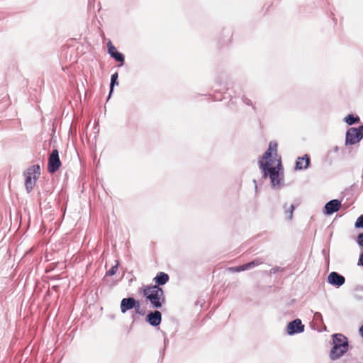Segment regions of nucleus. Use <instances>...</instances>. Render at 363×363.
Wrapping results in <instances>:
<instances>
[{"label": "nucleus", "instance_id": "obj_1", "mask_svg": "<svg viewBox=\"0 0 363 363\" xmlns=\"http://www.w3.org/2000/svg\"><path fill=\"white\" fill-rule=\"evenodd\" d=\"M277 143L271 141L267 150L259 160V166L263 177H269L274 186H279L284 179V168L281 157L277 153Z\"/></svg>", "mask_w": 363, "mask_h": 363}, {"label": "nucleus", "instance_id": "obj_2", "mask_svg": "<svg viewBox=\"0 0 363 363\" xmlns=\"http://www.w3.org/2000/svg\"><path fill=\"white\" fill-rule=\"evenodd\" d=\"M143 296L156 308H161L165 303L163 289L157 285H145L141 288Z\"/></svg>", "mask_w": 363, "mask_h": 363}, {"label": "nucleus", "instance_id": "obj_3", "mask_svg": "<svg viewBox=\"0 0 363 363\" xmlns=\"http://www.w3.org/2000/svg\"><path fill=\"white\" fill-rule=\"evenodd\" d=\"M333 347L330 351V358L337 359L342 356L348 350L347 337L342 334H335L333 338Z\"/></svg>", "mask_w": 363, "mask_h": 363}, {"label": "nucleus", "instance_id": "obj_4", "mask_svg": "<svg viewBox=\"0 0 363 363\" xmlns=\"http://www.w3.org/2000/svg\"><path fill=\"white\" fill-rule=\"evenodd\" d=\"M40 175V168L39 165H33L27 169L25 173V186L28 191H30L34 188Z\"/></svg>", "mask_w": 363, "mask_h": 363}, {"label": "nucleus", "instance_id": "obj_5", "mask_svg": "<svg viewBox=\"0 0 363 363\" xmlns=\"http://www.w3.org/2000/svg\"><path fill=\"white\" fill-rule=\"evenodd\" d=\"M363 138V125L358 128H350L346 133V144L354 145Z\"/></svg>", "mask_w": 363, "mask_h": 363}, {"label": "nucleus", "instance_id": "obj_6", "mask_svg": "<svg viewBox=\"0 0 363 363\" xmlns=\"http://www.w3.org/2000/svg\"><path fill=\"white\" fill-rule=\"evenodd\" d=\"M61 165L57 150H53L48 158V171L50 173H55Z\"/></svg>", "mask_w": 363, "mask_h": 363}, {"label": "nucleus", "instance_id": "obj_7", "mask_svg": "<svg viewBox=\"0 0 363 363\" xmlns=\"http://www.w3.org/2000/svg\"><path fill=\"white\" fill-rule=\"evenodd\" d=\"M140 308V303L131 297L125 298L122 299L121 302V311L123 313H125L127 311L132 308H135L136 311L138 312Z\"/></svg>", "mask_w": 363, "mask_h": 363}, {"label": "nucleus", "instance_id": "obj_8", "mask_svg": "<svg viewBox=\"0 0 363 363\" xmlns=\"http://www.w3.org/2000/svg\"><path fill=\"white\" fill-rule=\"evenodd\" d=\"M304 330V325L300 319H296L290 322L287 326V333L289 335L299 333Z\"/></svg>", "mask_w": 363, "mask_h": 363}, {"label": "nucleus", "instance_id": "obj_9", "mask_svg": "<svg viewBox=\"0 0 363 363\" xmlns=\"http://www.w3.org/2000/svg\"><path fill=\"white\" fill-rule=\"evenodd\" d=\"M328 281L330 284L340 286L345 283V279L337 272H333L328 275Z\"/></svg>", "mask_w": 363, "mask_h": 363}, {"label": "nucleus", "instance_id": "obj_10", "mask_svg": "<svg viewBox=\"0 0 363 363\" xmlns=\"http://www.w3.org/2000/svg\"><path fill=\"white\" fill-rule=\"evenodd\" d=\"M310 157L308 155H305L303 157H298L296 162L295 169L296 170L306 169L310 164Z\"/></svg>", "mask_w": 363, "mask_h": 363}, {"label": "nucleus", "instance_id": "obj_11", "mask_svg": "<svg viewBox=\"0 0 363 363\" xmlns=\"http://www.w3.org/2000/svg\"><path fill=\"white\" fill-rule=\"evenodd\" d=\"M147 320L150 325L157 326L160 324L162 320L161 313L158 311L150 313L147 315Z\"/></svg>", "mask_w": 363, "mask_h": 363}, {"label": "nucleus", "instance_id": "obj_12", "mask_svg": "<svg viewBox=\"0 0 363 363\" xmlns=\"http://www.w3.org/2000/svg\"><path fill=\"white\" fill-rule=\"evenodd\" d=\"M169 280V277L167 274L164 272H159L156 275V277L153 279V281L155 282V285L161 286L165 284Z\"/></svg>", "mask_w": 363, "mask_h": 363}, {"label": "nucleus", "instance_id": "obj_13", "mask_svg": "<svg viewBox=\"0 0 363 363\" xmlns=\"http://www.w3.org/2000/svg\"><path fill=\"white\" fill-rule=\"evenodd\" d=\"M264 262L262 259H256L250 262L243 264L245 270H247L253 267L259 266L263 264Z\"/></svg>", "mask_w": 363, "mask_h": 363}, {"label": "nucleus", "instance_id": "obj_14", "mask_svg": "<svg viewBox=\"0 0 363 363\" xmlns=\"http://www.w3.org/2000/svg\"><path fill=\"white\" fill-rule=\"evenodd\" d=\"M341 206H325L324 213L327 215H330L340 210Z\"/></svg>", "mask_w": 363, "mask_h": 363}, {"label": "nucleus", "instance_id": "obj_15", "mask_svg": "<svg viewBox=\"0 0 363 363\" xmlns=\"http://www.w3.org/2000/svg\"><path fill=\"white\" fill-rule=\"evenodd\" d=\"M345 121L349 125H352L354 123H358L359 121V118L358 116H354L353 115L350 114L345 118Z\"/></svg>", "mask_w": 363, "mask_h": 363}, {"label": "nucleus", "instance_id": "obj_16", "mask_svg": "<svg viewBox=\"0 0 363 363\" xmlns=\"http://www.w3.org/2000/svg\"><path fill=\"white\" fill-rule=\"evenodd\" d=\"M111 57L114 58L116 61L121 62V65H123L124 62V56L122 53L117 51Z\"/></svg>", "mask_w": 363, "mask_h": 363}, {"label": "nucleus", "instance_id": "obj_17", "mask_svg": "<svg viewBox=\"0 0 363 363\" xmlns=\"http://www.w3.org/2000/svg\"><path fill=\"white\" fill-rule=\"evenodd\" d=\"M107 48L108 52L111 56H113V55L117 52L116 47L113 45L111 40H108L107 43Z\"/></svg>", "mask_w": 363, "mask_h": 363}, {"label": "nucleus", "instance_id": "obj_18", "mask_svg": "<svg viewBox=\"0 0 363 363\" xmlns=\"http://www.w3.org/2000/svg\"><path fill=\"white\" fill-rule=\"evenodd\" d=\"M118 74L117 72L114 73L113 74H112L111 76V91H110V94L112 93L113 91V86H114V84H118V82H116L117 79H118Z\"/></svg>", "mask_w": 363, "mask_h": 363}, {"label": "nucleus", "instance_id": "obj_19", "mask_svg": "<svg viewBox=\"0 0 363 363\" xmlns=\"http://www.w3.org/2000/svg\"><path fill=\"white\" fill-rule=\"evenodd\" d=\"M243 264L238 267H229L228 270L230 272H240L241 271H245Z\"/></svg>", "mask_w": 363, "mask_h": 363}, {"label": "nucleus", "instance_id": "obj_20", "mask_svg": "<svg viewBox=\"0 0 363 363\" xmlns=\"http://www.w3.org/2000/svg\"><path fill=\"white\" fill-rule=\"evenodd\" d=\"M356 228H363V214L361 215L356 220L355 223Z\"/></svg>", "mask_w": 363, "mask_h": 363}, {"label": "nucleus", "instance_id": "obj_21", "mask_svg": "<svg viewBox=\"0 0 363 363\" xmlns=\"http://www.w3.org/2000/svg\"><path fill=\"white\" fill-rule=\"evenodd\" d=\"M118 270V265H115L111 268L107 272V275L108 276H113L114 275Z\"/></svg>", "mask_w": 363, "mask_h": 363}, {"label": "nucleus", "instance_id": "obj_22", "mask_svg": "<svg viewBox=\"0 0 363 363\" xmlns=\"http://www.w3.org/2000/svg\"><path fill=\"white\" fill-rule=\"evenodd\" d=\"M357 242L360 246H363V233L358 235Z\"/></svg>", "mask_w": 363, "mask_h": 363}, {"label": "nucleus", "instance_id": "obj_23", "mask_svg": "<svg viewBox=\"0 0 363 363\" xmlns=\"http://www.w3.org/2000/svg\"><path fill=\"white\" fill-rule=\"evenodd\" d=\"M326 204H341V201L337 199H333L327 202Z\"/></svg>", "mask_w": 363, "mask_h": 363}, {"label": "nucleus", "instance_id": "obj_24", "mask_svg": "<svg viewBox=\"0 0 363 363\" xmlns=\"http://www.w3.org/2000/svg\"><path fill=\"white\" fill-rule=\"evenodd\" d=\"M294 206H291L290 207V212H289V218L291 219L292 218V213H293V211H294Z\"/></svg>", "mask_w": 363, "mask_h": 363}, {"label": "nucleus", "instance_id": "obj_25", "mask_svg": "<svg viewBox=\"0 0 363 363\" xmlns=\"http://www.w3.org/2000/svg\"><path fill=\"white\" fill-rule=\"evenodd\" d=\"M359 262L363 266V253L360 255Z\"/></svg>", "mask_w": 363, "mask_h": 363}, {"label": "nucleus", "instance_id": "obj_26", "mask_svg": "<svg viewBox=\"0 0 363 363\" xmlns=\"http://www.w3.org/2000/svg\"><path fill=\"white\" fill-rule=\"evenodd\" d=\"M359 333L363 337V325L359 328Z\"/></svg>", "mask_w": 363, "mask_h": 363}]
</instances>
